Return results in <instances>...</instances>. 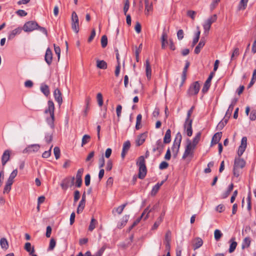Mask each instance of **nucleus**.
Masks as SVG:
<instances>
[{"label": "nucleus", "instance_id": "obj_34", "mask_svg": "<svg viewBox=\"0 0 256 256\" xmlns=\"http://www.w3.org/2000/svg\"><path fill=\"white\" fill-rule=\"evenodd\" d=\"M25 250L30 253V254H32L34 252V248H32L30 242H26L24 246Z\"/></svg>", "mask_w": 256, "mask_h": 256}, {"label": "nucleus", "instance_id": "obj_14", "mask_svg": "<svg viewBox=\"0 0 256 256\" xmlns=\"http://www.w3.org/2000/svg\"><path fill=\"white\" fill-rule=\"evenodd\" d=\"M44 60L48 66H50L52 63V52L49 48H48L46 50L44 56Z\"/></svg>", "mask_w": 256, "mask_h": 256}, {"label": "nucleus", "instance_id": "obj_57", "mask_svg": "<svg viewBox=\"0 0 256 256\" xmlns=\"http://www.w3.org/2000/svg\"><path fill=\"white\" fill-rule=\"evenodd\" d=\"M130 4L128 0H126L124 3V12L125 15L126 14V12L129 9Z\"/></svg>", "mask_w": 256, "mask_h": 256}, {"label": "nucleus", "instance_id": "obj_61", "mask_svg": "<svg viewBox=\"0 0 256 256\" xmlns=\"http://www.w3.org/2000/svg\"><path fill=\"white\" fill-rule=\"evenodd\" d=\"M141 29L142 27L140 24L139 22H137L134 27V30L138 34H140L141 32Z\"/></svg>", "mask_w": 256, "mask_h": 256}, {"label": "nucleus", "instance_id": "obj_4", "mask_svg": "<svg viewBox=\"0 0 256 256\" xmlns=\"http://www.w3.org/2000/svg\"><path fill=\"white\" fill-rule=\"evenodd\" d=\"M182 136L181 134L178 132L176 134L174 138L172 146V150L174 156H176L180 149Z\"/></svg>", "mask_w": 256, "mask_h": 256}, {"label": "nucleus", "instance_id": "obj_36", "mask_svg": "<svg viewBox=\"0 0 256 256\" xmlns=\"http://www.w3.org/2000/svg\"><path fill=\"white\" fill-rule=\"evenodd\" d=\"M152 211V210L149 209V207H147L144 209L143 212L142 213L140 217L144 218V220H146L148 218L149 214Z\"/></svg>", "mask_w": 256, "mask_h": 256}, {"label": "nucleus", "instance_id": "obj_6", "mask_svg": "<svg viewBox=\"0 0 256 256\" xmlns=\"http://www.w3.org/2000/svg\"><path fill=\"white\" fill-rule=\"evenodd\" d=\"M217 20V16L214 14L209 17L204 23L203 28L204 29V32L208 34L211 25L212 23L216 22Z\"/></svg>", "mask_w": 256, "mask_h": 256}, {"label": "nucleus", "instance_id": "obj_48", "mask_svg": "<svg viewBox=\"0 0 256 256\" xmlns=\"http://www.w3.org/2000/svg\"><path fill=\"white\" fill-rule=\"evenodd\" d=\"M200 30H198L196 32V36L194 38L193 40L192 46V47L196 45V44L198 42V40L200 38Z\"/></svg>", "mask_w": 256, "mask_h": 256}, {"label": "nucleus", "instance_id": "obj_40", "mask_svg": "<svg viewBox=\"0 0 256 256\" xmlns=\"http://www.w3.org/2000/svg\"><path fill=\"white\" fill-rule=\"evenodd\" d=\"M240 54L239 48H235L231 55L230 60L231 61L234 60L236 57H237Z\"/></svg>", "mask_w": 256, "mask_h": 256}, {"label": "nucleus", "instance_id": "obj_47", "mask_svg": "<svg viewBox=\"0 0 256 256\" xmlns=\"http://www.w3.org/2000/svg\"><path fill=\"white\" fill-rule=\"evenodd\" d=\"M234 106L232 105V104H230L227 111L226 112V114H225V117L226 118H230L231 114H232V112L233 110V109H234Z\"/></svg>", "mask_w": 256, "mask_h": 256}, {"label": "nucleus", "instance_id": "obj_25", "mask_svg": "<svg viewBox=\"0 0 256 256\" xmlns=\"http://www.w3.org/2000/svg\"><path fill=\"white\" fill-rule=\"evenodd\" d=\"M171 140V131L170 129H168L165 134L164 138V144H168Z\"/></svg>", "mask_w": 256, "mask_h": 256}, {"label": "nucleus", "instance_id": "obj_43", "mask_svg": "<svg viewBox=\"0 0 256 256\" xmlns=\"http://www.w3.org/2000/svg\"><path fill=\"white\" fill-rule=\"evenodd\" d=\"M85 202L80 200L77 208V213L80 214L82 212L85 206Z\"/></svg>", "mask_w": 256, "mask_h": 256}, {"label": "nucleus", "instance_id": "obj_41", "mask_svg": "<svg viewBox=\"0 0 256 256\" xmlns=\"http://www.w3.org/2000/svg\"><path fill=\"white\" fill-rule=\"evenodd\" d=\"M200 136L201 133L200 132H198L196 134V136L194 138L192 142L193 145L194 146H196L200 140Z\"/></svg>", "mask_w": 256, "mask_h": 256}, {"label": "nucleus", "instance_id": "obj_33", "mask_svg": "<svg viewBox=\"0 0 256 256\" xmlns=\"http://www.w3.org/2000/svg\"><path fill=\"white\" fill-rule=\"evenodd\" d=\"M40 90L46 96H48L49 95L50 90L48 86L47 85L42 84L40 86Z\"/></svg>", "mask_w": 256, "mask_h": 256}, {"label": "nucleus", "instance_id": "obj_42", "mask_svg": "<svg viewBox=\"0 0 256 256\" xmlns=\"http://www.w3.org/2000/svg\"><path fill=\"white\" fill-rule=\"evenodd\" d=\"M162 216H160L157 219L156 222H154V226H152V230H156L158 228V226H160V223L162 222Z\"/></svg>", "mask_w": 256, "mask_h": 256}, {"label": "nucleus", "instance_id": "obj_16", "mask_svg": "<svg viewBox=\"0 0 256 256\" xmlns=\"http://www.w3.org/2000/svg\"><path fill=\"white\" fill-rule=\"evenodd\" d=\"M10 150H7L4 151L2 156V164L3 166H4L6 162L10 160Z\"/></svg>", "mask_w": 256, "mask_h": 256}, {"label": "nucleus", "instance_id": "obj_54", "mask_svg": "<svg viewBox=\"0 0 256 256\" xmlns=\"http://www.w3.org/2000/svg\"><path fill=\"white\" fill-rule=\"evenodd\" d=\"M144 2L146 10H147L148 12L152 10V4H150L148 0H144Z\"/></svg>", "mask_w": 256, "mask_h": 256}, {"label": "nucleus", "instance_id": "obj_46", "mask_svg": "<svg viewBox=\"0 0 256 256\" xmlns=\"http://www.w3.org/2000/svg\"><path fill=\"white\" fill-rule=\"evenodd\" d=\"M101 44L102 48H104L106 47L108 44V38L106 35H104L101 38Z\"/></svg>", "mask_w": 256, "mask_h": 256}, {"label": "nucleus", "instance_id": "obj_3", "mask_svg": "<svg viewBox=\"0 0 256 256\" xmlns=\"http://www.w3.org/2000/svg\"><path fill=\"white\" fill-rule=\"evenodd\" d=\"M137 164L139 167L138 178L140 179H143L146 174V168L144 156H140L138 158Z\"/></svg>", "mask_w": 256, "mask_h": 256}, {"label": "nucleus", "instance_id": "obj_60", "mask_svg": "<svg viewBox=\"0 0 256 256\" xmlns=\"http://www.w3.org/2000/svg\"><path fill=\"white\" fill-rule=\"evenodd\" d=\"M168 166V164L166 162H162L160 166H159V168L160 170H164Z\"/></svg>", "mask_w": 256, "mask_h": 256}, {"label": "nucleus", "instance_id": "obj_2", "mask_svg": "<svg viewBox=\"0 0 256 256\" xmlns=\"http://www.w3.org/2000/svg\"><path fill=\"white\" fill-rule=\"evenodd\" d=\"M48 108L44 110V114L46 115H49V117H46V122L50 128H54V105L53 102L48 100Z\"/></svg>", "mask_w": 256, "mask_h": 256}, {"label": "nucleus", "instance_id": "obj_45", "mask_svg": "<svg viewBox=\"0 0 256 256\" xmlns=\"http://www.w3.org/2000/svg\"><path fill=\"white\" fill-rule=\"evenodd\" d=\"M248 0H240L238 6L239 9L244 10L246 7Z\"/></svg>", "mask_w": 256, "mask_h": 256}, {"label": "nucleus", "instance_id": "obj_30", "mask_svg": "<svg viewBox=\"0 0 256 256\" xmlns=\"http://www.w3.org/2000/svg\"><path fill=\"white\" fill-rule=\"evenodd\" d=\"M167 38V34L166 32H163L162 36V49H164L166 48V44H168Z\"/></svg>", "mask_w": 256, "mask_h": 256}, {"label": "nucleus", "instance_id": "obj_53", "mask_svg": "<svg viewBox=\"0 0 256 256\" xmlns=\"http://www.w3.org/2000/svg\"><path fill=\"white\" fill-rule=\"evenodd\" d=\"M233 184H232L230 185L229 186L227 190V191L226 192L224 196H222V198H226L230 193V192L232 191L233 189Z\"/></svg>", "mask_w": 256, "mask_h": 256}, {"label": "nucleus", "instance_id": "obj_22", "mask_svg": "<svg viewBox=\"0 0 256 256\" xmlns=\"http://www.w3.org/2000/svg\"><path fill=\"white\" fill-rule=\"evenodd\" d=\"M194 249L195 250L200 248L203 244L202 239L200 238H196L194 240Z\"/></svg>", "mask_w": 256, "mask_h": 256}, {"label": "nucleus", "instance_id": "obj_7", "mask_svg": "<svg viewBox=\"0 0 256 256\" xmlns=\"http://www.w3.org/2000/svg\"><path fill=\"white\" fill-rule=\"evenodd\" d=\"M196 146L192 144L190 140H188L186 142V146L182 156V158L185 159L188 156H192L193 154V150L195 148Z\"/></svg>", "mask_w": 256, "mask_h": 256}, {"label": "nucleus", "instance_id": "obj_29", "mask_svg": "<svg viewBox=\"0 0 256 256\" xmlns=\"http://www.w3.org/2000/svg\"><path fill=\"white\" fill-rule=\"evenodd\" d=\"M96 66L99 68L105 70L107 68V64L103 60H97Z\"/></svg>", "mask_w": 256, "mask_h": 256}, {"label": "nucleus", "instance_id": "obj_15", "mask_svg": "<svg viewBox=\"0 0 256 256\" xmlns=\"http://www.w3.org/2000/svg\"><path fill=\"white\" fill-rule=\"evenodd\" d=\"M40 146L37 144H31L28 146L23 150V153H30L32 152H36L39 150Z\"/></svg>", "mask_w": 256, "mask_h": 256}, {"label": "nucleus", "instance_id": "obj_10", "mask_svg": "<svg viewBox=\"0 0 256 256\" xmlns=\"http://www.w3.org/2000/svg\"><path fill=\"white\" fill-rule=\"evenodd\" d=\"M84 168H82L78 169V172H77L76 174V186L77 187H78V188L80 187L81 186H82V174H83V172H84ZM74 179H75L74 177H72V184L74 182Z\"/></svg>", "mask_w": 256, "mask_h": 256}, {"label": "nucleus", "instance_id": "obj_49", "mask_svg": "<svg viewBox=\"0 0 256 256\" xmlns=\"http://www.w3.org/2000/svg\"><path fill=\"white\" fill-rule=\"evenodd\" d=\"M54 154L56 158V160L59 158L60 157V150L59 148H58L57 146L55 147L54 149Z\"/></svg>", "mask_w": 256, "mask_h": 256}, {"label": "nucleus", "instance_id": "obj_38", "mask_svg": "<svg viewBox=\"0 0 256 256\" xmlns=\"http://www.w3.org/2000/svg\"><path fill=\"white\" fill-rule=\"evenodd\" d=\"M251 242L250 238L249 237L246 238L242 244V248H248L250 246Z\"/></svg>", "mask_w": 256, "mask_h": 256}, {"label": "nucleus", "instance_id": "obj_64", "mask_svg": "<svg viewBox=\"0 0 256 256\" xmlns=\"http://www.w3.org/2000/svg\"><path fill=\"white\" fill-rule=\"evenodd\" d=\"M250 118L251 120H254L256 119V110H252L250 113Z\"/></svg>", "mask_w": 256, "mask_h": 256}, {"label": "nucleus", "instance_id": "obj_21", "mask_svg": "<svg viewBox=\"0 0 256 256\" xmlns=\"http://www.w3.org/2000/svg\"><path fill=\"white\" fill-rule=\"evenodd\" d=\"M222 132H218L215 134L212 138V144H214L218 143L219 141L222 138Z\"/></svg>", "mask_w": 256, "mask_h": 256}, {"label": "nucleus", "instance_id": "obj_9", "mask_svg": "<svg viewBox=\"0 0 256 256\" xmlns=\"http://www.w3.org/2000/svg\"><path fill=\"white\" fill-rule=\"evenodd\" d=\"M200 90V84L198 82H194L192 83L188 90V92L189 95H196Z\"/></svg>", "mask_w": 256, "mask_h": 256}, {"label": "nucleus", "instance_id": "obj_35", "mask_svg": "<svg viewBox=\"0 0 256 256\" xmlns=\"http://www.w3.org/2000/svg\"><path fill=\"white\" fill-rule=\"evenodd\" d=\"M94 156V152L92 151V152H90L89 153V154H88V156H87V157L86 159V162H89V166H90L92 164V162H93Z\"/></svg>", "mask_w": 256, "mask_h": 256}, {"label": "nucleus", "instance_id": "obj_18", "mask_svg": "<svg viewBox=\"0 0 256 256\" xmlns=\"http://www.w3.org/2000/svg\"><path fill=\"white\" fill-rule=\"evenodd\" d=\"M130 147V142L129 140L125 142L123 144L122 150L121 154V156L122 158H124L126 154L129 150Z\"/></svg>", "mask_w": 256, "mask_h": 256}, {"label": "nucleus", "instance_id": "obj_55", "mask_svg": "<svg viewBox=\"0 0 256 256\" xmlns=\"http://www.w3.org/2000/svg\"><path fill=\"white\" fill-rule=\"evenodd\" d=\"M105 249L106 247L104 246H102L96 253L92 255V256H102Z\"/></svg>", "mask_w": 256, "mask_h": 256}, {"label": "nucleus", "instance_id": "obj_32", "mask_svg": "<svg viewBox=\"0 0 256 256\" xmlns=\"http://www.w3.org/2000/svg\"><path fill=\"white\" fill-rule=\"evenodd\" d=\"M228 118H226V117H224V118H223V120L220 121L218 124L217 126V128L218 129V130H222L223 128L224 127V126L226 124V123L228 122Z\"/></svg>", "mask_w": 256, "mask_h": 256}, {"label": "nucleus", "instance_id": "obj_59", "mask_svg": "<svg viewBox=\"0 0 256 256\" xmlns=\"http://www.w3.org/2000/svg\"><path fill=\"white\" fill-rule=\"evenodd\" d=\"M224 210H225V206L222 204H220L218 205L216 208V211H217L219 212H224Z\"/></svg>", "mask_w": 256, "mask_h": 256}, {"label": "nucleus", "instance_id": "obj_24", "mask_svg": "<svg viewBox=\"0 0 256 256\" xmlns=\"http://www.w3.org/2000/svg\"><path fill=\"white\" fill-rule=\"evenodd\" d=\"M234 240V238H232L230 240V248L228 249L230 253L234 252L237 246V242Z\"/></svg>", "mask_w": 256, "mask_h": 256}, {"label": "nucleus", "instance_id": "obj_37", "mask_svg": "<svg viewBox=\"0 0 256 256\" xmlns=\"http://www.w3.org/2000/svg\"><path fill=\"white\" fill-rule=\"evenodd\" d=\"M222 236V234L219 230H216L214 232V237L216 241H218Z\"/></svg>", "mask_w": 256, "mask_h": 256}, {"label": "nucleus", "instance_id": "obj_8", "mask_svg": "<svg viewBox=\"0 0 256 256\" xmlns=\"http://www.w3.org/2000/svg\"><path fill=\"white\" fill-rule=\"evenodd\" d=\"M38 24L36 22L28 21L24 24L22 29L26 32H30L37 29Z\"/></svg>", "mask_w": 256, "mask_h": 256}, {"label": "nucleus", "instance_id": "obj_1", "mask_svg": "<svg viewBox=\"0 0 256 256\" xmlns=\"http://www.w3.org/2000/svg\"><path fill=\"white\" fill-rule=\"evenodd\" d=\"M247 138L246 137H243L241 140V144L238 148V158L234 160V166L233 168V172L234 176L238 177L240 175V168H242L246 165V162L240 157L243 154L246 150L247 145Z\"/></svg>", "mask_w": 256, "mask_h": 256}, {"label": "nucleus", "instance_id": "obj_5", "mask_svg": "<svg viewBox=\"0 0 256 256\" xmlns=\"http://www.w3.org/2000/svg\"><path fill=\"white\" fill-rule=\"evenodd\" d=\"M71 25L72 30L78 34L80 30L79 20L78 14L75 12H73L71 16Z\"/></svg>", "mask_w": 256, "mask_h": 256}, {"label": "nucleus", "instance_id": "obj_62", "mask_svg": "<svg viewBox=\"0 0 256 256\" xmlns=\"http://www.w3.org/2000/svg\"><path fill=\"white\" fill-rule=\"evenodd\" d=\"M156 150H160V151L162 150L164 147V145L162 143L161 140H158L156 141Z\"/></svg>", "mask_w": 256, "mask_h": 256}, {"label": "nucleus", "instance_id": "obj_56", "mask_svg": "<svg viewBox=\"0 0 256 256\" xmlns=\"http://www.w3.org/2000/svg\"><path fill=\"white\" fill-rule=\"evenodd\" d=\"M196 14V12L194 10H190L187 12V16L193 20L195 18Z\"/></svg>", "mask_w": 256, "mask_h": 256}, {"label": "nucleus", "instance_id": "obj_51", "mask_svg": "<svg viewBox=\"0 0 256 256\" xmlns=\"http://www.w3.org/2000/svg\"><path fill=\"white\" fill-rule=\"evenodd\" d=\"M210 84H208V83L204 82L203 88L202 90V92L203 93V94H205L208 91V90L210 86Z\"/></svg>", "mask_w": 256, "mask_h": 256}, {"label": "nucleus", "instance_id": "obj_52", "mask_svg": "<svg viewBox=\"0 0 256 256\" xmlns=\"http://www.w3.org/2000/svg\"><path fill=\"white\" fill-rule=\"evenodd\" d=\"M56 242L54 238H52L50 240V245L48 247L49 250H52L56 246Z\"/></svg>", "mask_w": 256, "mask_h": 256}, {"label": "nucleus", "instance_id": "obj_13", "mask_svg": "<svg viewBox=\"0 0 256 256\" xmlns=\"http://www.w3.org/2000/svg\"><path fill=\"white\" fill-rule=\"evenodd\" d=\"M192 120H186L184 124V130L188 136H192Z\"/></svg>", "mask_w": 256, "mask_h": 256}, {"label": "nucleus", "instance_id": "obj_19", "mask_svg": "<svg viewBox=\"0 0 256 256\" xmlns=\"http://www.w3.org/2000/svg\"><path fill=\"white\" fill-rule=\"evenodd\" d=\"M22 28L20 27L17 28H15L14 30L11 31L8 36V40H12L13 39L14 36L17 35L21 33L22 31Z\"/></svg>", "mask_w": 256, "mask_h": 256}, {"label": "nucleus", "instance_id": "obj_31", "mask_svg": "<svg viewBox=\"0 0 256 256\" xmlns=\"http://www.w3.org/2000/svg\"><path fill=\"white\" fill-rule=\"evenodd\" d=\"M126 204H127L126 203V204H124L118 206V208H114L112 211V214H114V212H116L118 214H120L122 212L124 208L126 207Z\"/></svg>", "mask_w": 256, "mask_h": 256}, {"label": "nucleus", "instance_id": "obj_11", "mask_svg": "<svg viewBox=\"0 0 256 256\" xmlns=\"http://www.w3.org/2000/svg\"><path fill=\"white\" fill-rule=\"evenodd\" d=\"M132 86L134 94H142L143 86L140 80H136Z\"/></svg>", "mask_w": 256, "mask_h": 256}, {"label": "nucleus", "instance_id": "obj_58", "mask_svg": "<svg viewBox=\"0 0 256 256\" xmlns=\"http://www.w3.org/2000/svg\"><path fill=\"white\" fill-rule=\"evenodd\" d=\"M52 146H51L50 149L48 150L45 151L42 154V156L44 158H48L50 156L51 154V149L52 148Z\"/></svg>", "mask_w": 256, "mask_h": 256}, {"label": "nucleus", "instance_id": "obj_63", "mask_svg": "<svg viewBox=\"0 0 256 256\" xmlns=\"http://www.w3.org/2000/svg\"><path fill=\"white\" fill-rule=\"evenodd\" d=\"M16 14L20 16H24L27 15V12L22 10H19L16 12Z\"/></svg>", "mask_w": 256, "mask_h": 256}, {"label": "nucleus", "instance_id": "obj_39", "mask_svg": "<svg viewBox=\"0 0 256 256\" xmlns=\"http://www.w3.org/2000/svg\"><path fill=\"white\" fill-rule=\"evenodd\" d=\"M97 223L96 220L94 218H92L88 227V230L90 231H92L96 228V226Z\"/></svg>", "mask_w": 256, "mask_h": 256}, {"label": "nucleus", "instance_id": "obj_27", "mask_svg": "<svg viewBox=\"0 0 256 256\" xmlns=\"http://www.w3.org/2000/svg\"><path fill=\"white\" fill-rule=\"evenodd\" d=\"M128 215H125L122 217V218L120 223L118 224V228H122L127 223L128 219H129Z\"/></svg>", "mask_w": 256, "mask_h": 256}, {"label": "nucleus", "instance_id": "obj_26", "mask_svg": "<svg viewBox=\"0 0 256 256\" xmlns=\"http://www.w3.org/2000/svg\"><path fill=\"white\" fill-rule=\"evenodd\" d=\"M204 44L205 41L202 38L200 42H199L198 45L194 49V53L196 54H198L200 52L201 48H203Z\"/></svg>", "mask_w": 256, "mask_h": 256}, {"label": "nucleus", "instance_id": "obj_44", "mask_svg": "<svg viewBox=\"0 0 256 256\" xmlns=\"http://www.w3.org/2000/svg\"><path fill=\"white\" fill-rule=\"evenodd\" d=\"M90 136L88 134H84L82 138V146L87 144L90 140Z\"/></svg>", "mask_w": 256, "mask_h": 256}, {"label": "nucleus", "instance_id": "obj_28", "mask_svg": "<svg viewBox=\"0 0 256 256\" xmlns=\"http://www.w3.org/2000/svg\"><path fill=\"white\" fill-rule=\"evenodd\" d=\"M0 245L2 249L6 250L8 248V243L6 238H2L0 240Z\"/></svg>", "mask_w": 256, "mask_h": 256}, {"label": "nucleus", "instance_id": "obj_17", "mask_svg": "<svg viewBox=\"0 0 256 256\" xmlns=\"http://www.w3.org/2000/svg\"><path fill=\"white\" fill-rule=\"evenodd\" d=\"M147 137V132H144L138 136V138L136 140V142L137 146L142 145L145 141L146 138Z\"/></svg>", "mask_w": 256, "mask_h": 256}, {"label": "nucleus", "instance_id": "obj_20", "mask_svg": "<svg viewBox=\"0 0 256 256\" xmlns=\"http://www.w3.org/2000/svg\"><path fill=\"white\" fill-rule=\"evenodd\" d=\"M145 66L146 76L148 78L150 79V78L152 76V69L150 65V60L148 59H147L146 60Z\"/></svg>", "mask_w": 256, "mask_h": 256}, {"label": "nucleus", "instance_id": "obj_50", "mask_svg": "<svg viewBox=\"0 0 256 256\" xmlns=\"http://www.w3.org/2000/svg\"><path fill=\"white\" fill-rule=\"evenodd\" d=\"M54 46L55 53L58 56V60H59L60 56V48L58 46H56L55 44H54Z\"/></svg>", "mask_w": 256, "mask_h": 256}, {"label": "nucleus", "instance_id": "obj_12", "mask_svg": "<svg viewBox=\"0 0 256 256\" xmlns=\"http://www.w3.org/2000/svg\"><path fill=\"white\" fill-rule=\"evenodd\" d=\"M172 239V233L170 230H168L166 233L164 239V244L166 245V250H169L170 248V242Z\"/></svg>", "mask_w": 256, "mask_h": 256}, {"label": "nucleus", "instance_id": "obj_23", "mask_svg": "<svg viewBox=\"0 0 256 256\" xmlns=\"http://www.w3.org/2000/svg\"><path fill=\"white\" fill-rule=\"evenodd\" d=\"M164 182V180H162L160 183L158 182L153 186L150 192L152 196H155L156 194Z\"/></svg>", "mask_w": 256, "mask_h": 256}]
</instances>
